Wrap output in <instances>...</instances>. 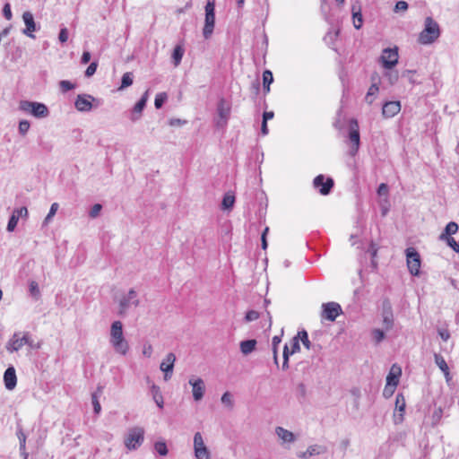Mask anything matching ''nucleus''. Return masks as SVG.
<instances>
[{
    "label": "nucleus",
    "instance_id": "5fc2aeb1",
    "mask_svg": "<svg viewBox=\"0 0 459 459\" xmlns=\"http://www.w3.org/2000/svg\"><path fill=\"white\" fill-rule=\"evenodd\" d=\"M102 210V205L100 204H95L90 210L89 216L91 218H96L99 216L100 211Z\"/></svg>",
    "mask_w": 459,
    "mask_h": 459
},
{
    "label": "nucleus",
    "instance_id": "c03bdc74",
    "mask_svg": "<svg viewBox=\"0 0 459 459\" xmlns=\"http://www.w3.org/2000/svg\"><path fill=\"white\" fill-rule=\"evenodd\" d=\"M59 87L62 92L65 93L75 88V84L67 80H62L59 82Z\"/></svg>",
    "mask_w": 459,
    "mask_h": 459
},
{
    "label": "nucleus",
    "instance_id": "bf43d9fd",
    "mask_svg": "<svg viewBox=\"0 0 459 459\" xmlns=\"http://www.w3.org/2000/svg\"><path fill=\"white\" fill-rule=\"evenodd\" d=\"M414 73H415V71H414V70H404V71L402 73L401 76H402L403 78H407V79H408V81L410 82V83L414 84V83L416 82H415V80H414V78H413V74H414Z\"/></svg>",
    "mask_w": 459,
    "mask_h": 459
},
{
    "label": "nucleus",
    "instance_id": "09e8293b",
    "mask_svg": "<svg viewBox=\"0 0 459 459\" xmlns=\"http://www.w3.org/2000/svg\"><path fill=\"white\" fill-rule=\"evenodd\" d=\"M442 415H443V409L441 407L435 409V411L432 413V417H431L432 425L438 424L442 418Z\"/></svg>",
    "mask_w": 459,
    "mask_h": 459
},
{
    "label": "nucleus",
    "instance_id": "58836bf2",
    "mask_svg": "<svg viewBox=\"0 0 459 459\" xmlns=\"http://www.w3.org/2000/svg\"><path fill=\"white\" fill-rule=\"evenodd\" d=\"M221 401L225 406H227L230 409H232L234 406L233 395L229 391H226L222 394Z\"/></svg>",
    "mask_w": 459,
    "mask_h": 459
},
{
    "label": "nucleus",
    "instance_id": "aec40b11",
    "mask_svg": "<svg viewBox=\"0 0 459 459\" xmlns=\"http://www.w3.org/2000/svg\"><path fill=\"white\" fill-rule=\"evenodd\" d=\"M401 110L400 101H386L382 108V114L385 117H393Z\"/></svg>",
    "mask_w": 459,
    "mask_h": 459
},
{
    "label": "nucleus",
    "instance_id": "e2e57ef3",
    "mask_svg": "<svg viewBox=\"0 0 459 459\" xmlns=\"http://www.w3.org/2000/svg\"><path fill=\"white\" fill-rule=\"evenodd\" d=\"M378 247L373 241L370 242V245L368 249V253L370 254L371 258H376L377 255Z\"/></svg>",
    "mask_w": 459,
    "mask_h": 459
},
{
    "label": "nucleus",
    "instance_id": "c9c22d12",
    "mask_svg": "<svg viewBox=\"0 0 459 459\" xmlns=\"http://www.w3.org/2000/svg\"><path fill=\"white\" fill-rule=\"evenodd\" d=\"M384 77L387 79L390 85H394L398 82L399 74L398 71L390 69L385 72Z\"/></svg>",
    "mask_w": 459,
    "mask_h": 459
},
{
    "label": "nucleus",
    "instance_id": "7ed1b4c3",
    "mask_svg": "<svg viewBox=\"0 0 459 459\" xmlns=\"http://www.w3.org/2000/svg\"><path fill=\"white\" fill-rule=\"evenodd\" d=\"M23 345H28L31 349L39 348V344H34L29 332L22 333V335L21 332H15L6 342L5 349L8 352L13 353L21 350Z\"/></svg>",
    "mask_w": 459,
    "mask_h": 459
},
{
    "label": "nucleus",
    "instance_id": "2f4dec72",
    "mask_svg": "<svg viewBox=\"0 0 459 459\" xmlns=\"http://www.w3.org/2000/svg\"><path fill=\"white\" fill-rule=\"evenodd\" d=\"M183 55H184V48H182V46L177 45L174 48V49L172 51V55H171L172 62L175 66H178L181 63Z\"/></svg>",
    "mask_w": 459,
    "mask_h": 459
},
{
    "label": "nucleus",
    "instance_id": "7c9ffc66",
    "mask_svg": "<svg viewBox=\"0 0 459 459\" xmlns=\"http://www.w3.org/2000/svg\"><path fill=\"white\" fill-rule=\"evenodd\" d=\"M273 82V75L270 70H264L263 73V89L264 93H268L270 91V85Z\"/></svg>",
    "mask_w": 459,
    "mask_h": 459
},
{
    "label": "nucleus",
    "instance_id": "a211bd4d",
    "mask_svg": "<svg viewBox=\"0 0 459 459\" xmlns=\"http://www.w3.org/2000/svg\"><path fill=\"white\" fill-rule=\"evenodd\" d=\"M22 20L26 26L25 29L22 30V33L30 38L34 39L35 36L32 33L36 31L38 28L34 21L33 14L30 12L26 11L22 14Z\"/></svg>",
    "mask_w": 459,
    "mask_h": 459
},
{
    "label": "nucleus",
    "instance_id": "3c124183",
    "mask_svg": "<svg viewBox=\"0 0 459 459\" xmlns=\"http://www.w3.org/2000/svg\"><path fill=\"white\" fill-rule=\"evenodd\" d=\"M408 7H409V4L406 1L400 0V1L396 2L394 8V13L405 12L408 10Z\"/></svg>",
    "mask_w": 459,
    "mask_h": 459
},
{
    "label": "nucleus",
    "instance_id": "603ef678",
    "mask_svg": "<svg viewBox=\"0 0 459 459\" xmlns=\"http://www.w3.org/2000/svg\"><path fill=\"white\" fill-rule=\"evenodd\" d=\"M13 214L16 215L18 219L28 217V209L25 206L16 208L13 211Z\"/></svg>",
    "mask_w": 459,
    "mask_h": 459
},
{
    "label": "nucleus",
    "instance_id": "680f3d73",
    "mask_svg": "<svg viewBox=\"0 0 459 459\" xmlns=\"http://www.w3.org/2000/svg\"><path fill=\"white\" fill-rule=\"evenodd\" d=\"M58 39L59 41L64 44L68 39V30L66 28H62L58 34Z\"/></svg>",
    "mask_w": 459,
    "mask_h": 459
},
{
    "label": "nucleus",
    "instance_id": "37998d69",
    "mask_svg": "<svg viewBox=\"0 0 459 459\" xmlns=\"http://www.w3.org/2000/svg\"><path fill=\"white\" fill-rule=\"evenodd\" d=\"M30 123L26 119H22L19 122L18 132L22 136H25L30 130Z\"/></svg>",
    "mask_w": 459,
    "mask_h": 459
},
{
    "label": "nucleus",
    "instance_id": "a878e982",
    "mask_svg": "<svg viewBox=\"0 0 459 459\" xmlns=\"http://www.w3.org/2000/svg\"><path fill=\"white\" fill-rule=\"evenodd\" d=\"M351 13L353 19L354 27L359 30L362 27L363 24V17L361 13V8L359 5L352 4L351 6Z\"/></svg>",
    "mask_w": 459,
    "mask_h": 459
},
{
    "label": "nucleus",
    "instance_id": "9d476101",
    "mask_svg": "<svg viewBox=\"0 0 459 459\" xmlns=\"http://www.w3.org/2000/svg\"><path fill=\"white\" fill-rule=\"evenodd\" d=\"M144 439V431L142 428H134L129 430L128 436L125 440L126 447L130 450L138 448Z\"/></svg>",
    "mask_w": 459,
    "mask_h": 459
},
{
    "label": "nucleus",
    "instance_id": "0eeeda50",
    "mask_svg": "<svg viewBox=\"0 0 459 459\" xmlns=\"http://www.w3.org/2000/svg\"><path fill=\"white\" fill-rule=\"evenodd\" d=\"M230 103L224 98H221L216 108L218 118L214 121L217 128H224L227 126L228 120L230 117Z\"/></svg>",
    "mask_w": 459,
    "mask_h": 459
},
{
    "label": "nucleus",
    "instance_id": "f8f14e48",
    "mask_svg": "<svg viewBox=\"0 0 459 459\" xmlns=\"http://www.w3.org/2000/svg\"><path fill=\"white\" fill-rule=\"evenodd\" d=\"M313 186L315 188L319 189V193L322 195H327L331 193L334 182L332 178L328 177L325 178L324 175L320 174L314 178Z\"/></svg>",
    "mask_w": 459,
    "mask_h": 459
},
{
    "label": "nucleus",
    "instance_id": "473e14b6",
    "mask_svg": "<svg viewBox=\"0 0 459 459\" xmlns=\"http://www.w3.org/2000/svg\"><path fill=\"white\" fill-rule=\"evenodd\" d=\"M235 204V196L233 195L225 194L221 201V209L230 211L233 208Z\"/></svg>",
    "mask_w": 459,
    "mask_h": 459
},
{
    "label": "nucleus",
    "instance_id": "c85d7f7f",
    "mask_svg": "<svg viewBox=\"0 0 459 459\" xmlns=\"http://www.w3.org/2000/svg\"><path fill=\"white\" fill-rule=\"evenodd\" d=\"M380 80V78L378 77L377 74H373L372 77H371V80L374 82L371 86L369 87L368 91V93L366 95V101L369 104H371L373 102V99H371L372 96L376 95L378 91H379V88H378V84L377 82H376L375 81L376 80Z\"/></svg>",
    "mask_w": 459,
    "mask_h": 459
},
{
    "label": "nucleus",
    "instance_id": "774afa93",
    "mask_svg": "<svg viewBox=\"0 0 459 459\" xmlns=\"http://www.w3.org/2000/svg\"><path fill=\"white\" fill-rule=\"evenodd\" d=\"M130 302L126 298H123L119 302L120 311L119 314H123L126 308H128Z\"/></svg>",
    "mask_w": 459,
    "mask_h": 459
},
{
    "label": "nucleus",
    "instance_id": "ddd939ff",
    "mask_svg": "<svg viewBox=\"0 0 459 459\" xmlns=\"http://www.w3.org/2000/svg\"><path fill=\"white\" fill-rule=\"evenodd\" d=\"M382 318L383 325L386 331L391 330L394 326V313L390 300L385 299L382 302Z\"/></svg>",
    "mask_w": 459,
    "mask_h": 459
},
{
    "label": "nucleus",
    "instance_id": "052dcab7",
    "mask_svg": "<svg viewBox=\"0 0 459 459\" xmlns=\"http://www.w3.org/2000/svg\"><path fill=\"white\" fill-rule=\"evenodd\" d=\"M3 15L4 17L10 21L13 17L11 4L9 3H5L3 7Z\"/></svg>",
    "mask_w": 459,
    "mask_h": 459
},
{
    "label": "nucleus",
    "instance_id": "49530a36",
    "mask_svg": "<svg viewBox=\"0 0 459 459\" xmlns=\"http://www.w3.org/2000/svg\"><path fill=\"white\" fill-rule=\"evenodd\" d=\"M18 221H19V219L16 217V215L12 213L8 220L6 230L8 232H13L15 230V228L18 224Z\"/></svg>",
    "mask_w": 459,
    "mask_h": 459
},
{
    "label": "nucleus",
    "instance_id": "de8ad7c7",
    "mask_svg": "<svg viewBox=\"0 0 459 459\" xmlns=\"http://www.w3.org/2000/svg\"><path fill=\"white\" fill-rule=\"evenodd\" d=\"M29 290H30V295L33 298L38 299L40 296V291H39V285H38V283L35 281H31L30 282Z\"/></svg>",
    "mask_w": 459,
    "mask_h": 459
},
{
    "label": "nucleus",
    "instance_id": "4468645a",
    "mask_svg": "<svg viewBox=\"0 0 459 459\" xmlns=\"http://www.w3.org/2000/svg\"><path fill=\"white\" fill-rule=\"evenodd\" d=\"M194 448L197 459H210V452L204 445L200 432H196L194 436Z\"/></svg>",
    "mask_w": 459,
    "mask_h": 459
},
{
    "label": "nucleus",
    "instance_id": "1a4fd4ad",
    "mask_svg": "<svg viewBox=\"0 0 459 459\" xmlns=\"http://www.w3.org/2000/svg\"><path fill=\"white\" fill-rule=\"evenodd\" d=\"M398 48H387L383 50V53L379 57V62L385 69L390 70L398 64Z\"/></svg>",
    "mask_w": 459,
    "mask_h": 459
},
{
    "label": "nucleus",
    "instance_id": "f3484780",
    "mask_svg": "<svg viewBox=\"0 0 459 459\" xmlns=\"http://www.w3.org/2000/svg\"><path fill=\"white\" fill-rule=\"evenodd\" d=\"M175 360V354L169 352L160 365V370L164 372V379L166 381L169 380L172 377Z\"/></svg>",
    "mask_w": 459,
    "mask_h": 459
},
{
    "label": "nucleus",
    "instance_id": "5701e85b",
    "mask_svg": "<svg viewBox=\"0 0 459 459\" xmlns=\"http://www.w3.org/2000/svg\"><path fill=\"white\" fill-rule=\"evenodd\" d=\"M401 375H402L401 368L396 367L395 365H393L390 372L388 373V375L386 377L387 385L397 386L399 384V377H401Z\"/></svg>",
    "mask_w": 459,
    "mask_h": 459
},
{
    "label": "nucleus",
    "instance_id": "72a5a7b5",
    "mask_svg": "<svg viewBox=\"0 0 459 459\" xmlns=\"http://www.w3.org/2000/svg\"><path fill=\"white\" fill-rule=\"evenodd\" d=\"M134 82V74L132 72H126L123 74L121 78V85L119 87L120 90L126 89L131 86Z\"/></svg>",
    "mask_w": 459,
    "mask_h": 459
},
{
    "label": "nucleus",
    "instance_id": "c756f323",
    "mask_svg": "<svg viewBox=\"0 0 459 459\" xmlns=\"http://www.w3.org/2000/svg\"><path fill=\"white\" fill-rule=\"evenodd\" d=\"M434 360L439 369L445 374L446 377L449 375V368L444 359L439 353H434Z\"/></svg>",
    "mask_w": 459,
    "mask_h": 459
},
{
    "label": "nucleus",
    "instance_id": "0e129e2a",
    "mask_svg": "<svg viewBox=\"0 0 459 459\" xmlns=\"http://www.w3.org/2000/svg\"><path fill=\"white\" fill-rule=\"evenodd\" d=\"M251 91L255 96L258 95V93L260 91V82L258 79L252 82Z\"/></svg>",
    "mask_w": 459,
    "mask_h": 459
},
{
    "label": "nucleus",
    "instance_id": "dca6fc26",
    "mask_svg": "<svg viewBox=\"0 0 459 459\" xmlns=\"http://www.w3.org/2000/svg\"><path fill=\"white\" fill-rule=\"evenodd\" d=\"M148 98H149V91H146L142 95L140 100L134 104V106L133 107V108L131 110V116H130V119L132 122H136L142 117L143 111L145 108L147 101H148Z\"/></svg>",
    "mask_w": 459,
    "mask_h": 459
},
{
    "label": "nucleus",
    "instance_id": "338daca9",
    "mask_svg": "<svg viewBox=\"0 0 459 459\" xmlns=\"http://www.w3.org/2000/svg\"><path fill=\"white\" fill-rule=\"evenodd\" d=\"M447 246L451 247L455 252L459 253V241H456L453 237L450 238Z\"/></svg>",
    "mask_w": 459,
    "mask_h": 459
},
{
    "label": "nucleus",
    "instance_id": "b1692460",
    "mask_svg": "<svg viewBox=\"0 0 459 459\" xmlns=\"http://www.w3.org/2000/svg\"><path fill=\"white\" fill-rule=\"evenodd\" d=\"M150 392H151L152 397L154 403L157 404V406L160 409H163L164 400H163L162 394L160 392V388L158 385H156L155 384H152L151 386Z\"/></svg>",
    "mask_w": 459,
    "mask_h": 459
},
{
    "label": "nucleus",
    "instance_id": "f03ea898",
    "mask_svg": "<svg viewBox=\"0 0 459 459\" xmlns=\"http://www.w3.org/2000/svg\"><path fill=\"white\" fill-rule=\"evenodd\" d=\"M440 36L438 23L432 18L427 17L424 22V29L420 33L418 42L422 45L434 43Z\"/></svg>",
    "mask_w": 459,
    "mask_h": 459
},
{
    "label": "nucleus",
    "instance_id": "e433bc0d",
    "mask_svg": "<svg viewBox=\"0 0 459 459\" xmlns=\"http://www.w3.org/2000/svg\"><path fill=\"white\" fill-rule=\"evenodd\" d=\"M297 337H299V340L301 341L302 344L306 349H311L312 344L308 339V333L306 330L302 329L301 331H299Z\"/></svg>",
    "mask_w": 459,
    "mask_h": 459
},
{
    "label": "nucleus",
    "instance_id": "a19ab883",
    "mask_svg": "<svg viewBox=\"0 0 459 459\" xmlns=\"http://www.w3.org/2000/svg\"><path fill=\"white\" fill-rule=\"evenodd\" d=\"M167 100H168V95L166 92L158 93L154 100L155 108H157V109L161 108L162 106L164 105V103L167 101Z\"/></svg>",
    "mask_w": 459,
    "mask_h": 459
},
{
    "label": "nucleus",
    "instance_id": "4d7b16f0",
    "mask_svg": "<svg viewBox=\"0 0 459 459\" xmlns=\"http://www.w3.org/2000/svg\"><path fill=\"white\" fill-rule=\"evenodd\" d=\"M259 317V313L255 310H248L246 313L245 320L246 322H252L254 320H256Z\"/></svg>",
    "mask_w": 459,
    "mask_h": 459
},
{
    "label": "nucleus",
    "instance_id": "864d4df0",
    "mask_svg": "<svg viewBox=\"0 0 459 459\" xmlns=\"http://www.w3.org/2000/svg\"><path fill=\"white\" fill-rule=\"evenodd\" d=\"M136 291L134 290V289H131L129 291H128V294L126 297H125L126 299H128V301L132 304H134V306H138L139 304V300L136 299Z\"/></svg>",
    "mask_w": 459,
    "mask_h": 459
},
{
    "label": "nucleus",
    "instance_id": "9b49d317",
    "mask_svg": "<svg viewBox=\"0 0 459 459\" xmlns=\"http://www.w3.org/2000/svg\"><path fill=\"white\" fill-rule=\"evenodd\" d=\"M342 313V307L336 302L332 301L322 305L321 316L328 321H334Z\"/></svg>",
    "mask_w": 459,
    "mask_h": 459
},
{
    "label": "nucleus",
    "instance_id": "ea45409f",
    "mask_svg": "<svg viewBox=\"0 0 459 459\" xmlns=\"http://www.w3.org/2000/svg\"><path fill=\"white\" fill-rule=\"evenodd\" d=\"M155 451L161 456H166L169 453V449L164 441H157L154 444Z\"/></svg>",
    "mask_w": 459,
    "mask_h": 459
},
{
    "label": "nucleus",
    "instance_id": "6e6d98bb",
    "mask_svg": "<svg viewBox=\"0 0 459 459\" xmlns=\"http://www.w3.org/2000/svg\"><path fill=\"white\" fill-rule=\"evenodd\" d=\"M290 350H291V352H299L300 351V344H299V337L294 336L291 340H290Z\"/></svg>",
    "mask_w": 459,
    "mask_h": 459
},
{
    "label": "nucleus",
    "instance_id": "6ab92c4d",
    "mask_svg": "<svg viewBox=\"0 0 459 459\" xmlns=\"http://www.w3.org/2000/svg\"><path fill=\"white\" fill-rule=\"evenodd\" d=\"M4 383L7 390H13L17 385V377L13 366H9L4 373Z\"/></svg>",
    "mask_w": 459,
    "mask_h": 459
},
{
    "label": "nucleus",
    "instance_id": "8fccbe9b",
    "mask_svg": "<svg viewBox=\"0 0 459 459\" xmlns=\"http://www.w3.org/2000/svg\"><path fill=\"white\" fill-rule=\"evenodd\" d=\"M97 68H98V62L97 61L91 62L84 72L85 77H87V78L91 77L96 73Z\"/></svg>",
    "mask_w": 459,
    "mask_h": 459
},
{
    "label": "nucleus",
    "instance_id": "bb28decb",
    "mask_svg": "<svg viewBox=\"0 0 459 459\" xmlns=\"http://www.w3.org/2000/svg\"><path fill=\"white\" fill-rule=\"evenodd\" d=\"M102 393H103V386L98 385L96 391L91 394V403H92L93 411L95 414H99L101 411V406L99 402V398L102 394Z\"/></svg>",
    "mask_w": 459,
    "mask_h": 459
},
{
    "label": "nucleus",
    "instance_id": "412c9836",
    "mask_svg": "<svg viewBox=\"0 0 459 459\" xmlns=\"http://www.w3.org/2000/svg\"><path fill=\"white\" fill-rule=\"evenodd\" d=\"M406 403L405 398L403 394H397L395 398V410L399 411V414H394V422L400 423L403 420V412L405 411Z\"/></svg>",
    "mask_w": 459,
    "mask_h": 459
},
{
    "label": "nucleus",
    "instance_id": "79ce46f5",
    "mask_svg": "<svg viewBox=\"0 0 459 459\" xmlns=\"http://www.w3.org/2000/svg\"><path fill=\"white\" fill-rule=\"evenodd\" d=\"M371 335L376 344H379L385 338V333L384 330L378 328L373 329L371 332Z\"/></svg>",
    "mask_w": 459,
    "mask_h": 459
},
{
    "label": "nucleus",
    "instance_id": "39448f33",
    "mask_svg": "<svg viewBox=\"0 0 459 459\" xmlns=\"http://www.w3.org/2000/svg\"><path fill=\"white\" fill-rule=\"evenodd\" d=\"M204 26L203 35L205 39L211 38L215 26V0H207L205 4Z\"/></svg>",
    "mask_w": 459,
    "mask_h": 459
},
{
    "label": "nucleus",
    "instance_id": "423d86ee",
    "mask_svg": "<svg viewBox=\"0 0 459 459\" xmlns=\"http://www.w3.org/2000/svg\"><path fill=\"white\" fill-rule=\"evenodd\" d=\"M406 263L410 273L413 276H420L421 258L415 247H410L405 249Z\"/></svg>",
    "mask_w": 459,
    "mask_h": 459
},
{
    "label": "nucleus",
    "instance_id": "13d9d810",
    "mask_svg": "<svg viewBox=\"0 0 459 459\" xmlns=\"http://www.w3.org/2000/svg\"><path fill=\"white\" fill-rule=\"evenodd\" d=\"M395 389H396V386L387 385V384H385V388L383 390L384 397L390 398L394 394Z\"/></svg>",
    "mask_w": 459,
    "mask_h": 459
},
{
    "label": "nucleus",
    "instance_id": "4be33fe9",
    "mask_svg": "<svg viewBox=\"0 0 459 459\" xmlns=\"http://www.w3.org/2000/svg\"><path fill=\"white\" fill-rule=\"evenodd\" d=\"M348 137L351 143H360L359 127L354 118L350 121Z\"/></svg>",
    "mask_w": 459,
    "mask_h": 459
},
{
    "label": "nucleus",
    "instance_id": "393cba45",
    "mask_svg": "<svg viewBox=\"0 0 459 459\" xmlns=\"http://www.w3.org/2000/svg\"><path fill=\"white\" fill-rule=\"evenodd\" d=\"M257 342L255 339H247L241 341L239 343L240 351L244 355H248L255 350Z\"/></svg>",
    "mask_w": 459,
    "mask_h": 459
},
{
    "label": "nucleus",
    "instance_id": "cd10ccee",
    "mask_svg": "<svg viewBox=\"0 0 459 459\" xmlns=\"http://www.w3.org/2000/svg\"><path fill=\"white\" fill-rule=\"evenodd\" d=\"M278 437L283 441L287 443H292L295 441V435L282 427H277L275 429Z\"/></svg>",
    "mask_w": 459,
    "mask_h": 459
},
{
    "label": "nucleus",
    "instance_id": "20e7f679",
    "mask_svg": "<svg viewBox=\"0 0 459 459\" xmlns=\"http://www.w3.org/2000/svg\"><path fill=\"white\" fill-rule=\"evenodd\" d=\"M19 109L36 118H45L49 116V109L44 103L30 100H21Z\"/></svg>",
    "mask_w": 459,
    "mask_h": 459
},
{
    "label": "nucleus",
    "instance_id": "f257e3e1",
    "mask_svg": "<svg viewBox=\"0 0 459 459\" xmlns=\"http://www.w3.org/2000/svg\"><path fill=\"white\" fill-rule=\"evenodd\" d=\"M116 352L126 355L129 350V344L124 337L123 325L120 321H114L110 328V340Z\"/></svg>",
    "mask_w": 459,
    "mask_h": 459
},
{
    "label": "nucleus",
    "instance_id": "6e6552de",
    "mask_svg": "<svg viewBox=\"0 0 459 459\" xmlns=\"http://www.w3.org/2000/svg\"><path fill=\"white\" fill-rule=\"evenodd\" d=\"M99 105L100 100L90 94H79L74 101V107L80 112H89Z\"/></svg>",
    "mask_w": 459,
    "mask_h": 459
},
{
    "label": "nucleus",
    "instance_id": "69168bd1",
    "mask_svg": "<svg viewBox=\"0 0 459 459\" xmlns=\"http://www.w3.org/2000/svg\"><path fill=\"white\" fill-rule=\"evenodd\" d=\"M187 123L186 120H182L180 118H171L169 121V125L171 126H181Z\"/></svg>",
    "mask_w": 459,
    "mask_h": 459
},
{
    "label": "nucleus",
    "instance_id": "2eb2a0df",
    "mask_svg": "<svg viewBox=\"0 0 459 459\" xmlns=\"http://www.w3.org/2000/svg\"><path fill=\"white\" fill-rule=\"evenodd\" d=\"M189 385L192 386L193 398L195 402L201 401L204 398L205 393L204 381L200 377H192L189 381Z\"/></svg>",
    "mask_w": 459,
    "mask_h": 459
},
{
    "label": "nucleus",
    "instance_id": "f704fd0d",
    "mask_svg": "<svg viewBox=\"0 0 459 459\" xmlns=\"http://www.w3.org/2000/svg\"><path fill=\"white\" fill-rule=\"evenodd\" d=\"M281 342V336L275 335L272 340V350L273 354V362L276 366H279L278 362V345Z\"/></svg>",
    "mask_w": 459,
    "mask_h": 459
},
{
    "label": "nucleus",
    "instance_id": "4c0bfd02",
    "mask_svg": "<svg viewBox=\"0 0 459 459\" xmlns=\"http://www.w3.org/2000/svg\"><path fill=\"white\" fill-rule=\"evenodd\" d=\"M308 455L311 456L318 455L321 454H325L326 452V447L320 445H312L307 447Z\"/></svg>",
    "mask_w": 459,
    "mask_h": 459
},
{
    "label": "nucleus",
    "instance_id": "a18cd8bd",
    "mask_svg": "<svg viewBox=\"0 0 459 459\" xmlns=\"http://www.w3.org/2000/svg\"><path fill=\"white\" fill-rule=\"evenodd\" d=\"M458 229H459V227H458V224L456 222L450 221V222H448L446 225L444 230L446 231V235L452 236V235L455 234L458 231Z\"/></svg>",
    "mask_w": 459,
    "mask_h": 459
}]
</instances>
